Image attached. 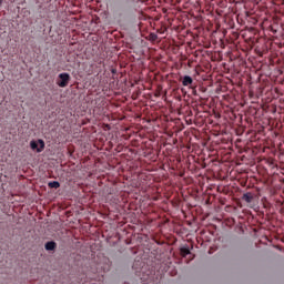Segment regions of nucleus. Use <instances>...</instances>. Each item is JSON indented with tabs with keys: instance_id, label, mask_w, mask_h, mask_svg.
<instances>
[{
	"instance_id": "obj_1",
	"label": "nucleus",
	"mask_w": 284,
	"mask_h": 284,
	"mask_svg": "<svg viewBox=\"0 0 284 284\" xmlns=\"http://www.w3.org/2000/svg\"><path fill=\"white\" fill-rule=\"evenodd\" d=\"M30 148L34 152L41 153L42 150H45V141H43V139L32 140Z\"/></svg>"
},
{
	"instance_id": "obj_2",
	"label": "nucleus",
	"mask_w": 284,
	"mask_h": 284,
	"mask_svg": "<svg viewBox=\"0 0 284 284\" xmlns=\"http://www.w3.org/2000/svg\"><path fill=\"white\" fill-rule=\"evenodd\" d=\"M58 79L59 80L57 81V85L59 88H68V83H70L71 77L70 73L63 72L58 75Z\"/></svg>"
},
{
	"instance_id": "obj_3",
	"label": "nucleus",
	"mask_w": 284,
	"mask_h": 284,
	"mask_svg": "<svg viewBox=\"0 0 284 284\" xmlns=\"http://www.w3.org/2000/svg\"><path fill=\"white\" fill-rule=\"evenodd\" d=\"M44 250H47V252H54L57 250V242L54 241H49L44 244Z\"/></svg>"
},
{
	"instance_id": "obj_4",
	"label": "nucleus",
	"mask_w": 284,
	"mask_h": 284,
	"mask_svg": "<svg viewBox=\"0 0 284 284\" xmlns=\"http://www.w3.org/2000/svg\"><path fill=\"white\" fill-rule=\"evenodd\" d=\"M194 83V79H192L190 75H184L182 78V85H184V88H187V85H192Z\"/></svg>"
},
{
	"instance_id": "obj_5",
	"label": "nucleus",
	"mask_w": 284,
	"mask_h": 284,
	"mask_svg": "<svg viewBox=\"0 0 284 284\" xmlns=\"http://www.w3.org/2000/svg\"><path fill=\"white\" fill-rule=\"evenodd\" d=\"M242 201H245V203H252V201H254V195L251 192H246L243 194Z\"/></svg>"
},
{
	"instance_id": "obj_6",
	"label": "nucleus",
	"mask_w": 284,
	"mask_h": 284,
	"mask_svg": "<svg viewBox=\"0 0 284 284\" xmlns=\"http://www.w3.org/2000/svg\"><path fill=\"white\" fill-rule=\"evenodd\" d=\"M48 187H51V190H59L61 183L59 181H51L48 183Z\"/></svg>"
},
{
	"instance_id": "obj_7",
	"label": "nucleus",
	"mask_w": 284,
	"mask_h": 284,
	"mask_svg": "<svg viewBox=\"0 0 284 284\" xmlns=\"http://www.w3.org/2000/svg\"><path fill=\"white\" fill-rule=\"evenodd\" d=\"M181 255L185 258V256H189V254H192L189 246H182L180 248Z\"/></svg>"
},
{
	"instance_id": "obj_8",
	"label": "nucleus",
	"mask_w": 284,
	"mask_h": 284,
	"mask_svg": "<svg viewBox=\"0 0 284 284\" xmlns=\"http://www.w3.org/2000/svg\"><path fill=\"white\" fill-rule=\"evenodd\" d=\"M149 39L150 41H156V39H159V36L156 33H150Z\"/></svg>"
},
{
	"instance_id": "obj_9",
	"label": "nucleus",
	"mask_w": 284,
	"mask_h": 284,
	"mask_svg": "<svg viewBox=\"0 0 284 284\" xmlns=\"http://www.w3.org/2000/svg\"><path fill=\"white\" fill-rule=\"evenodd\" d=\"M112 74H116V69H111Z\"/></svg>"
},
{
	"instance_id": "obj_10",
	"label": "nucleus",
	"mask_w": 284,
	"mask_h": 284,
	"mask_svg": "<svg viewBox=\"0 0 284 284\" xmlns=\"http://www.w3.org/2000/svg\"><path fill=\"white\" fill-rule=\"evenodd\" d=\"M193 94L196 97V89L193 90Z\"/></svg>"
},
{
	"instance_id": "obj_11",
	"label": "nucleus",
	"mask_w": 284,
	"mask_h": 284,
	"mask_svg": "<svg viewBox=\"0 0 284 284\" xmlns=\"http://www.w3.org/2000/svg\"><path fill=\"white\" fill-rule=\"evenodd\" d=\"M0 6H3V0H0Z\"/></svg>"
},
{
	"instance_id": "obj_12",
	"label": "nucleus",
	"mask_w": 284,
	"mask_h": 284,
	"mask_svg": "<svg viewBox=\"0 0 284 284\" xmlns=\"http://www.w3.org/2000/svg\"><path fill=\"white\" fill-rule=\"evenodd\" d=\"M133 267H136V262L133 264Z\"/></svg>"
}]
</instances>
